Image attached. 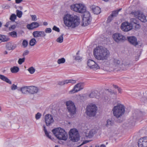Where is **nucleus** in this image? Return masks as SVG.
Listing matches in <instances>:
<instances>
[{"mask_svg": "<svg viewBox=\"0 0 147 147\" xmlns=\"http://www.w3.org/2000/svg\"><path fill=\"white\" fill-rule=\"evenodd\" d=\"M69 138L74 142H77L80 139L78 131L75 129H71L69 132Z\"/></svg>", "mask_w": 147, "mask_h": 147, "instance_id": "obj_7", "label": "nucleus"}, {"mask_svg": "<svg viewBox=\"0 0 147 147\" xmlns=\"http://www.w3.org/2000/svg\"><path fill=\"white\" fill-rule=\"evenodd\" d=\"M28 70L31 74H33L35 71V69L33 67H31L29 68Z\"/></svg>", "mask_w": 147, "mask_h": 147, "instance_id": "obj_41", "label": "nucleus"}, {"mask_svg": "<svg viewBox=\"0 0 147 147\" xmlns=\"http://www.w3.org/2000/svg\"><path fill=\"white\" fill-rule=\"evenodd\" d=\"M52 30L50 28H47L45 30L46 33H50L51 32Z\"/></svg>", "mask_w": 147, "mask_h": 147, "instance_id": "obj_51", "label": "nucleus"}, {"mask_svg": "<svg viewBox=\"0 0 147 147\" xmlns=\"http://www.w3.org/2000/svg\"><path fill=\"white\" fill-rule=\"evenodd\" d=\"M42 116V115L39 113H38L35 115V118L36 119H39Z\"/></svg>", "mask_w": 147, "mask_h": 147, "instance_id": "obj_49", "label": "nucleus"}, {"mask_svg": "<svg viewBox=\"0 0 147 147\" xmlns=\"http://www.w3.org/2000/svg\"><path fill=\"white\" fill-rule=\"evenodd\" d=\"M38 91V88L34 86H29V94H33L37 93Z\"/></svg>", "mask_w": 147, "mask_h": 147, "instance_id": "obj_21", "label": "nucleus"}, {"mask_svg": "<svg viewBox=\"0 0 147 147\" xmlns=\"http://www.w3.org/2000/svg\"><path fill=\"white\" fill-rule=\"evenodd\" d=\"M28 42L27 40H23L22 43V45L24 48L26 47L28 45Z\"/></svg>", "mask_w": 147, "mask_h": 147, "instance_id": "obj_47", "label": "nucleus"}, {"mask_svg": "<svg viewBox=\"0 0 147 147\" xmlns=\"http://www.w3.org/2000/svg\"><path fill=\"white\" fill-rule=\"evenodd\" d=\"M77 92L76 91V88H75V87H74L72 90L69 91V93L70 94H73Z\"/></svg>", "mask_w": 147, "mask_h": 147, "instance_id": "obj_50", "label": "nucleus"}, {"mask_svg": "<svg viewBox=\"0 0 147 147\" xmlns=\"http://www.w3.org/2000/svg\"><path fill=\"white\" fill-rule=\"evenodd\" d=\"M128 41L130 44L134 46H136L138 45V42L137 41L136 38L134 36H131L127 37Z\"/></svg>", "mask_w": 147, "mask_h": 147, "instance_id": "obj_16", "label": "nucleus"}, {"mask_svg": "<svg viewBox=\"0 0 147 147\" xmlns=\"http://www.w3.org/2000/svg\"><path fill=\"white\" fill-rule=\"evenodd\" d=\"M43 24L45 26H47L48 25V23L46 22H43Z\"/></svg>", "mask_w": 147, "mask_h": 147, "instance_id": "obj_61", "label": "nucleus"}, {"mask_svg": "<svg viewBox=\"0 0 147 147\" xmlns=\"http://www.w3.org/2000/svg\"><path fill=\"white\" fill-rule=\"evenodd\" d=\"M58 84L59 85L63 86L64 85V81H59L58 82Z\"/></svg>", "mask_w": 147, "mask_h": 147, "instance_id": "obj_56", "label": "nucleus"}, {"mask_svg": "<svg viewBox=\"0 0 147 147\" xmlns=\"http://www.w3.org/2000/svg\"><path fill=\"white\" fill-rule=\"evenodd\" d=\"M140 55H138V56H137V58L136 57V61H137L138 59L139 58V57H140Z\"/></svg>", "mask_w": 147, "mask_h": 147, "instance_id": "obj_62", "label": "nucleus"}, {"mask_svg": "<svg viewBox=\"0 0 147 147\" xmlns=\"http://www.w3.org/2000/svg\"><path fill=\"white\" fill-rule=\"evenodd\" d=\"M114 123V121L112 119H109L107 120L106 125L107 127H110L113 126Z\"/></svg>", "mask_w": 147, "mask_h": 147, "instance_id": "obj_28", "label": "nucleus"}, {"mask_svg": "<svg viewBox=\"0 0 147 147\" xmlns=\"http://www.w3.org/2000/svg\"><path fill=\"white\" fill-rule=\"evenodd\" d=\"M84 84L82 83L77 84L74 86L77 92L83 89L84 88Z\"/></svg>", "mask_w": 147, "mask_h": 147, "instance_id": "obj_23", "label": "nucleus"}, {"mask_svg": "<svg viewBox=\"0 0 147 147\" xmlns=\"http://www.w3.org/2000/svg\"><path fill=\"white\" fill-rule=\"evenodd\" d=\"M9 34L12 37L16 38L17 37V32L14 31H13L9 33Z\"/></svg>", "mask_w": 147, "mask_h": 147, "instance_id": "obj_35", "label": "nucleus"}, {"mask_svg": "<svg viewBox=\"0 0 147 147\" xmlns=\"http://www.w3.org/2000/svg\"><path fill=\"white\" fill-rule=\"evenodd\" d=\"M97 107L94 104H91L87 106L86 109V114L89 117H94L96 115Z\"/></svg>", "mask_w": 147, "mask_h": 147, "instance_id": "obj_6", "label": "nucleus"}, {"mask_svg": "<svg viewBox=\"0 0 147 147\" xmlns=\"http://www.w3.org/2000/svg\"><path fill=\"white\" fill-rule=\"evenodd\" d=\"M79 17L76 15L67 14L63 17L64 23L66 26L74 28L78 26L80 23Z\"/></svg>", "mask_w": 147, "mask_h": 147, "instance_id": "obj_1", "label": "nucleus"}, {"mask_svg": "<svg viewBox=\"0 0 147 147\" xmlns=\"http://www.w3.org/2000/svg\"><path fill=\"white\" fill-rule=\"evenodd\" d=\"M16 44L11 42H9L6 43V49L8 50H13L16 47Z\"/></svg>", "mask_w": 147, "mask_h": 147, "instance_id": "obj_19", "label": "nucleus"}, {"mask_svg": "<svg viewBox=\"0 0 147 147\" xmlns=\"http://www.w3.org/2000/svg\"><path fill=\"white\" fill-rule=\"evenodd\" d=\"M29 53V51L28 50L25 51L23 53V56L24 57L26 55H28Z\"/></svg>", "mask_w": 147, "mask_h": 147, "instance_id": "obj_54", "label": "nucleus"}, {"mask_svg": "<svg viewBox=\"0 0 147 147\" xmlns=\"http://www.w3.org/2000/svg\"><path fill=\"white\" fill-rule=\"evenodd\" d=\"M118 11L115 10L112 11L111 15L114 18L116 17L118 15Z\"/></svg>", "mask_w": 147, "mask_h": 147, "instance_id": "obj_43", "label": "nucleus"}, {"mask_svg": "<svg viewBox=\"0 0 147 147\" xmlns=\"http://www.w3.org/2000/svg\"><path fill=\"white\" fill-rule=\"evenodd\" d=\"M65 61V60L64 58H62L60 59H59L57 60V63L59 64L61 63H64Z\"/></svg>", "mask_w": 147, "mask_h": 147, "instance_id": "obj_38", "label": "nucleus"}, {"mask_svg": "<svg viewBox=\"0 0 147 147\" xmlns=\"http://www.w3.org/2000/svg\"><path fill=\"white\" fill-rule=\"evenodd\" d=\"M114 17L110 15L107 18V23L110 22L113 19Z\"/></svg>", "mask_w": 147, "mask_h": 147, "instance_id": "obj_42", "label": "nucleus"}, {"mask_svg": "<svg viewBox=\"0 0 147 147\" xmlns=\"http://www.w3.org/2000/svg\"><path fill=\"white\" fill-rule=\"evenodd\" d=\"M64 85L71 83L72 84H75L76 82V80H66L64 81Z\"/></svg>", "mask_w": 147, "mask_h": 147, "instance_id": "obj_32", "label": "nucleus"}, {"mask_svg": "<svg viewBox=\"0 0 147 147\" xmlns=\"http://www.w3.org/2000/svg\"><path fill=\"white\" fill-rule=\"evenodd\" d=\"M32 34L34 38L39 37H44L46 36V34L44 31H35L33 32Z\"/></svg>", "mask_w": 147, "mask_h": 147, "instance_id": "obj_15", "label": "nucleus"}, {"mask_svg": "<svg viewBox=\"0 0 147 147\" xmlns=\"http://www.w3.org/2000/svg\"><path fill=\"white\" fill-rule=\"evenodd\" d=\"M8 53V52L7 51H5L4 52V54H7Z\"/></svg>", "mask_w": 147, "mask_h": 147, "instance_id": "obj_63", "label": "nucleus"}, {"mask_svg": "<svg viewBox=\"0 0 147 147\" xmlns=\"http://www.w3.org/2000/svg\"><path fill=\"white\" fill-rule=\"evenodd\" d=\"M87 65L91 69L96 70L100 68L99 65L92 60L89 59L88 60Z\"/></svg>", "mask_w": 147, "mask_h": 147, "instance_id": "obj_11", "label": "nucleus"}, {"mask_svg": "<svg viewBox=\"0 0 147 147\" xmlns=\"http://www.w3.org/2000/svg\"><path fill=\"white\" fill-rule=\"evenodd\" d=\"M114 115L119 118L122 116L125 112L124 107L121 104L115 106L113 109Z\"/></svg>", "mask_w": 147, "mask_h": 147, "instance_id": "obj_4", "label": "nucleus"}, {"mask_svg": "<svg viewBox=\"0 0 147 147\" xmlns=\"http://www.w3.org/2000/svg\"><path fill=\"white\" fill-rule=\"evenodd\" d=\"M121 28L123 31L127 32L132 28V26L128 22H125L122 23Z\"/></svg>", "mask_w": 147, "mask_h": 147, "instance_id": "obj_13", "label": "nucleus"}, {"mask_svg": "<svg viewBox=\"0 0 147 147\" xmlns=\"http://www.w3.org/2000/svg\"><path fill=\"white\" fill-rule=\"evenodd\" d=\"M113 86H114V88H116L118 89L119 88V87L116 85H113Z\"/></svg>", "mask_w": 147, "mask_h": 147, "instance_id": "obj_64", "label": "nucleus"}, {"mask_svg": "<svg viewBox=\"0 0 147 147\" xmlns=\"http://www.w3.org/2000/svg\"><path fill=\"white\" fill-rule=\"evenodd\" d=\"M43 130L44 131V132L45 133V134L46 135V136L50 139L51 140H53V139H52L51 138V136L49 134V133L47 132V130L45 126V125L43 126Z\"/></svg>", "mask_w": 147, "mask_h": 147, "instance_id": "obj_33", "label": "nucleus"}, {"mask_svg": "<svg viewBox=\"0 0 147 147\" xmlns=\"http://www.w3.org/2000/svg\"><path fill=\"white\" fill-rule=\"evenodd\" d=\"M0 79L9 84H11L12 83L11 81L7 77L3 75L0 74Z\"/></svg>", "mask_w": 147, "mask_h": 147, "instance_id": "obj_24", "label": "nucleus"}, {"mask_svg": "<svg viewBox=\"0 0 147 147\" xmlns=\"http://www.w3.org/2000/svg\"><path fill=\"white\" fill-rule=\"evenodd\" d=\"M16 26L15 25H13L11 26V28L13 30L16 28Z\"/></svg>", "mask_w": 147, "mask_h": 147, "instance_id": "obj_59", "label": "nucleus"}, {"mask_svg": "<svg viewBox=\"0 0 147 147\" xmlns=\"http://www.w3.org/2000/svg\"><path fill=\"white\" fill-rule=\"evenodd\" d=\"M113 62L116 67L115 69L117 70L119 66H121V65L120 64V61L117 59H115L113 61Z\"/></svg>", "mask_w": 147, "mask_h": 147, "instance_id": "obj_27", "label": "nucleus"}, {"mask_svg": "<svg viewBox=\"0 0 147 147\" xmlns=\"http://www.w3.org/2000/svg\"><path fill=\"white\" fill-rule=\"evenodd\" d=\"M90 7L95 14H99L101 12L100 9L98 6L93 5L90 6Z\"/></svg>", "mask_w": 147, "mask_h": 147, "instance_id": "obj_18", "label": "nucleus"}, {"mask_svg": "<svg viewBox=\"0 0 147 147\" xmlns=\"http://www.w3.org/2000/svg\"><path fill=\"white\" fill-rule=\"evenodd\" d=\"M16 18V15L12 14L10 16V20L12 22H14Z\"/></svg>", "mask_w": 147, "mask_h": 147, "instance_id": "obj_40", "label": "nucleus"}, {"mask_svg": "<svg viewBox=\"0 0 147 147\" xmlns=\"http://www.w3.org/2000/svg\"><path fill=\"white\" fill-rule=\"evenodd\" d=\"M10 70L12 73H17L19 71V68L17 66H14L11 67Z\"/></svg>", "mask_w": 147, "mask_h": 147, "instance_id": "obj_30", "label": "nucleus"}, {"mask_svg": "<svg viewBox=\"0 0 147 147\" xmlns=\"http://www.w3.org/2000/svg\"><path fill=\"white\" fill-rule=\"evenodd\" d=\"M65 105L68 112L71 115H73L76 113V108L74 103L71 100L66 102Z\"/></svg>", "mask_w": 147, "mask_h": 147, "instance_id": "obj_8", "label": "nucleus"}, {"mask_svg": "<svg viewBox=\"0 0 147 147\" xmlns=\"http://www.w3.org/2000/svg\"><path fill=\"white\" fill-rule=\"evenodd\" d=\"M109 54L107 49L102 46L96 47L94 50L93 54L95 57L99 60L107 59Z\"/></svg>", "mask_w": 147, "mask_h": 147, "instance_id": "obj_2", "label": "nucleus"}, {"mask_svg": "<svg viewBox=\"0 0 147 147\" xmlns=\"http://www.w3.org/2000/svg\"><path fill=\"white\" fill-rule=\"evenodd\" d=\"M91 20V17L90 13L88 12H85L82 19V26H87L90 24Z\"/></svg>", "mask_w": 147, "mask_h": 147, "instance_id": "obj_9", "label": "nucleus"}, {"mask_svg": "<svg viewBox=\"0 0 147 147\" xmlns=\"http://www.w3.org/2000/svg\"><path fill=\"white\" fill-rule=\"evenodd\" d=\"M90 141L88 140H85V141H83V143L80 145L77 146V147H79L80 146H82V145L86 144L88 142H89Z\"/></svg>", "mask_w": 147, "mask_h": 147, "instance_id": "obj_55", "label": "nucleus"}, {"mask_svg": "<svg viewBox=\"0 0 147 147\" xmlns=\"http://www.w3.org/2000/svg\"><path fill=\"white\" fill-rule=\"evenodd\" d=\"M18 87L15 84H13L11 86V88L12 90H14L17 89Z\"/></svg>", "mask_w": 147, "mask_h": 147, "instance_id": "obj_48", "label": "nucleus"}, {"mask_svg": "<svg viewBox=\"0 0 147 147\" xmlns=\"http://www.w3.org/2000/svg\"><path fill=\"white\" fill-rule=\"evenodd\" d=\"M74 59L78 61H81L82 59V57H80L79 55H76L74 57Z\"/></svg>", "mask_w": 147, "mask_h": 147, "instance_id": "obj_44", "label": "nucleus"}, {"mask_svg": "<svg viewBox=\"0 0 147 147\" xmlns=\"http://www.w3.org/2000/svg\"><path fill=\"white\" fill-rule=\"evenodd\" d=\"M25 60V58L24 57L22 58H20L18 60V63L19 64L21 65L24 61Z\"/></svg>", "mask_w": 147, "mask_h": 147, "instance_id": "obj_46", "label": "nucleus"}, {"mask_svg": "<svg viewBox=\"0 0 147 147\" xmlns=\"http://www.w3.org/2000/svg\"><path fill=\"white\" fill-rule=\"evenodd\" d=\"M23 0H15L16 3H21Z\"/></svg>", "mask_w": 147, "mask_h": 147, "instance_id": "obj_58", "label": "nucleus"}, {"mask_svg": "<svg viewBox=\"0 0 147 147\" xmlns=\"http://www.w3.org/2000/svg\"><path fill=\"white\" fill-rule=\"evenodd\" d=\"M20 90L22 93L28 94H29V86H26L21 87Z\"/></svg>", "mask_w": 147, "mask_h": 147, "instance_id": "obj_26", "label": "nucleus"}, {"mask_svg": "<svg viewBox=\"0 0 147 147\" xmlns=\"http://www.w3.org/2000/svg\"><path fill=\"white\" fill-rule=\"evenodd\" d=\"M64 34H62L56 40V41L59 43H61L63 42V37Z\"/></svg>", "mask_w": 147, "mask_h": 147, "instance_id": "obj_37", "label": "nucleus"}, {"mask_svg": "<svg viewBox=\"0 0 147 147\" xmlns=\"http://www.w3.org/2000/svg\"><path fill=\"white\" fill-rule=\"evenodd\" d=\"M36 43V40L34 38L32 39L29 42V45L32 46H34Z\"/></svg>", "mask_w": 147, "mask_h": 147, "instance_id": "obj_34", "label": "nucleus"}, {"mask_svg": "<svg viewBox=\"0 0 147 147\" xmlns=\"http://www.w3.org/2000/svg\"><path fill=\"white\" fill-rule=\"evenodd\" d=\"M141 13L142 12L140 11H138L134 12H132L131 13V14L132 15H134L135 17L136 18H138L141 14Z\"/></svg>", "mask_w": 147, "mask_h": 147, "instance_id": "obj_31", "label": "nucleus"}, {"mask_svg": "<svg viewBox=\"0 0 147 147\" xmlns=\"http://www.w3.org/2000/svg\"><path fill=\"white\" fill-rule=\"evenodd\" d=\"M89 96L90 98H95L97 99L100 97V93L97 91L91 92L89 95Z\"/></svg>", "mask_w": 147, "mask_h": 147, "instance_id": "obj_20", "label": "nucleus"}, {"mask_svg": "<svg viewBox=\"0 0 147 147\" xmlns=\"http://www.w3.org/2000/svg\"><path fill=\"white\" fill-rule=\"evenodd\" d=\"M139 147H147V137L140 138L138 142Z\"/></svg>", "mask_w": 147, "mask_h": 147, "instance_id": "obj_14", "label": "nucleus"}, {"mask_svg": "<svg viewBox=\"0 0 147 147\" xmlns=\"http://www.w3.org/2000/svg\"><path fill=\"white\" fill-rule=\"evenodd\" d=\"M22 12L18 10H16L17 16L19 18H20L22 17Z\"/></svg>", "mask_w": 147, "mask_h": 147, "instance_id": "obj_45", "label": "nucleus"}, {"mask_svg": "<svg viewBox=\"0 0 147 147\" xmlns=\"http://www.w3.org/2000/svg\"><path fill=\"white\" fill-rule=\"evenodd\" d=\"M32 20L33 21H36L37 20L36 16V15H31Z\"/></svg>", "mask_w": 147, "mask_h": 147, "instance_id": "obj_53", "label": "nucleus"}, {"mask_svg": "<svg viewBox=\"0 0 147 147\" xmlns=\"http://www.w3.org/2000/svg\"><path fill=\"white\" fill-rule=\"evenodd\" d=\"M135 27L137 29H138L140 28V25L139 24H136V25L135 26Z\"/></svg>", "mask_w": 147, "mask_h": 147, "instance_id": "obj_57", "label": "nucleus"}, {"mask_svg": "<svg viewBox=\"0 0 147 147\" xmlns=\"http://www.w3.org/2000/svg\"><path fill=\"white\" fill-rule=\"evenodd\" d=\"M45 120L47 126H50L54 122L53 116L50 114H47L45 116Z\"/></svg>", "mask_w": 147, "mask_h": 147, "instance_id": "obj_12", "label": "nucleus"}, {"mask_svg": "<svg viewBox=\"0 0 147 147\" xmlns=\"http://www.w3.org/2000/svg\"><path fill=\"white\" fill-rule=\"evenodd\" d=\"M138 18L143 22H145L146 21V16L142 12Z\"/></svg>", "mask_w": 147, "mask_h": 147, "instance_id": "obj_29", "label": "nucleus"}, {"mask_svg": "<svg viewBox=\"0 0 147 147\" xmlns=\"http://www.w3.org/2000/svg\"><path fill=\"white\" fill-rule=\"evenodd\" d=\"M54 135L59 140H65L67 138V135L65 131L60 128L54 129L52 130Z\"/></svg>", "mask_w": 147, "mask_h": 147, "instance_id": "obj_3", "label": "nucleus"}, {"mask_svg": "<svg viewBox=\"0 0 147 147\" xmlns=\"http://www.w3.org/2000/svg\"><path fill=\"white\" fill-rule=\"evenodd\" d=\"M138 23V22L135 19L132 18L131 19L130 23L129 24H130L132 26H134V24H137Z\"/></svg>", "mask_w": 147, "mask_h": 147, "instance_id": "obj_36", "label": "nucleus"}, {"mask_svg": "<svg viewBox=\"0 0 147 147\" xmlns=\"http://www.w3.org/2000/svg\"><path fill=\"white\" fill-rule=\"evenodd\" d=\"M71 9L75 12L83 13L86 11V7L83 4L80 3L74 4L71 5Z\"/></svg>", "mask_w": 147, "mask_h": 147, "instance_id": "obj_5", "label": "nucleus"}, {"mask_svg": "<svg viewBox=\"0 0 147 147\" xmlns=\"http://www.w3.org/2000/svg\"><path fill=\"white\" fill-rule=\"evenodd\" d=\"M96 133L95 130L94 129H92L89 131L88 133H86V136L88 138H91Z\"/></svg>", "mask_w": 147, "mask_h": 147, "instance_id": "obj_25", "label": "nucleus"}, {"mask_svg": "<svg viewBox=\"0 0 147 147\" xmlns=\"http://www.w3.org/2000/svg\"><path fill=\"white\" fill-rule=\"evenodd\" d=\"M130 64L129 62H124L121 65V66H119L117 70H119L121 69L123 70H126L130 67Z\"/></svg>", "mask_w": 147, "mask_h": 147, "instance_id": "obj_17", "label": "nucleus"}, {"mask_svg": "<svg viewBox=\"0 0 147 147\" xmlns=\"http://www.w3.org/2000/svg\"><path fill=\"white\" fill-rule=\"evenodd\" d=\"M1 42H6L8 40V38L4 35H1Z\"/></svg>", "mask_w": 147, "mask_h": 147, "instance_id": "obj_39", "label": "nucleus"}, {"mask_svg": "<svg viewBox=\"0 0 147 147\" xmlns=\"http://www.w3.org/2000/svg\"><path fill=\"white\" fill-rule=\"evenodd\" d=\"M113 37L114 40L117 43L124 41L126 40L125 36L118 33L114 34L113 35Z\"/></svg>", "mask_w": 147, "mask_h": 147, "instance_id": "obj_10", "label": "nucleus"}, {"mask_svg": "<svg viewBox=\"0 0 147 147\" xmlns=\"http://www.w3.org/2000/svg\"><path fill=\"white\" fill-rule=\"evenodd\" d=\"M118 90L119 91V92L120 93H121V88H118Z\"/></svg>", "mask_w": 147, "mask_h": 147, "instance_id": "obj_60", "label": "nucleus"}, {"mask_svg": "<svg viewBox=\"0 0 147 147\" xmlns=\"http://www.w3.org/2000/svg\"><path fill=\"white\" fill-rule=\"evenodd\" d=\"M39 26V24L38 23L34 22L31 23L30 24H28L27 27L28 29L32 30L34 28L38 27Z\"/></svg>", "mask_w": 147, "mask_h": 147, "instance_id": "obj_22", "label": "nucleus"}, {"mask_svg": "<svg viewBox=\"0 0 147 147\" xmlns=\"http://www.w3.org/2000/svg\"><path fill=\"white\" fill-rule=\"evenodd\" d=\"M53 30L57 31V32H59L60 31V30L59 28H58L56 26H54L53 28Z\"/></svg>", "mask_w": 147, "mask_h": 147, "instance_id": "obj_52", "label": "nucleus"}]
</instances>
